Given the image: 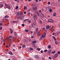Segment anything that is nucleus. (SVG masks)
Wrapping results in <instances>:
<instances>
[{
    "label": "nucleus",
    "instance_id": "1",
    "mask_svg": "<svg viewBox=\"0 0 60 60\" xmlns=\"http://www.w3.org/2000/svg\"><path fill=\"white\" fill-rule=\"evenodd\" d=\"M17 16H19V15H20L19 16V18L21 19H23V15L22 14L21 11H18L17 12Z\"/></svg>",
    "mask_w": 60,
    "mask_h": 60
},
{
    "label": "nucleus",
    "instance_id": "2",
    "mask_svg": "<svg viewBox=\"0 0 60 60\" xmlns=\"http://www.w3.org/2000/svg\"><path fill=\"white\" fill-rule=\"evenodd\" d=\"M46 33H44V34H43L41 36V37L43 38H45V37L46 36Z\"/></svg>",
    "mask_w": 60,
    "mask_h": 60
},
{
    "label": "nucleus",
    "instance_id": "3",
    "mask_svg": "<svg viewBox=\"0 0 60 60\" xmlns=\"http://www.w3.org/2000/svg\"><path fill=\"white\" fill-rule=\"evenodd\" d=\"M36 26V23H35V22H33L32 25V26L34 27H35Z\"/></svg>",
    "mask_w": 60,
    "mask_h": 60
},
{
    "label": "nucleus",
    "instance_id": "4",
    "mask_svg": "<svg viewBox=\"0 0 60 60\" xmlns=\"http://www.w3.org/2000/svg\"><path fill=\"white\" fill-rule=\"evenodd\" d=\"M57 56H58V54L57 53H56L54 55V58H56Z\"/></svg>",
    "mask_w": 60,
    "mask_h": 60
},
{
    "label": "nucleus",
    "instance_id": "5",
    "mask_svg": "<svg viewBox=\"0 0 60 60\" xmlns=\"http://www.w3.org/2000/svg\"><path fill=\"white\" fill-rule=\"evenodd\" d=\"M34 57L35 58H36V59H38V58H39V56H38L37 55H35L34 56Z\"/></svg>",
    "mask_w": 60,
    "mask_h": 60
},
{
    "label": "nucleus",
    "instance_id": "6",
    "mask_svg": "<svg viewBox=\"0 0 60 60\" xmlns=\"http://www.w3.org/2000/svg\"><path fill=\"white\" fill-rule=\"evenodd\" d=\"M49 22H50L51 23H52L53 22V21L52 19H49Z\"/></svg>",
    "mask_w": 60,
    "mask_h": 60
},
{
    "label": "nucleus",
    "instance_id": "7",
    "mask_svg": "<svg viewBox=\"0 0 60 60\" xmlns=\"http://www.w3.org/2000/svg\"><path fill=\"white\" fill-rule=\"evenodd\" d=\"M37 9V8L36 7H34L33 8V10L34 11H35Z\"/></svg>",
    "mask_w": 60,
    "mask_h": 60
},
{
    "label": "nucleus",
    "instance_id": "8",
    "mask_svg": "<svg viewBox=\"0 0 60 60\" xmlns=\"http://www.w3.org/2000/svg\"><path fill=\"white\" fill-rule=\"evenodd\" d=\"M37 17L36 16H35V17H34V19L35 20L37 19Z\"/></svg>",
    "mask_w": 60,
    "mask_h": 60
},
{
    "label": "nucleus",
    "instance_id": "9",
    "mask_svg": "<svg viewBox=\"0 0 60 60\" xmlns=\"http://www.w3.org/2000/svg\"><path fill=\"white\" fill-rule=\"evenodd\" d=\"M7 8L8 9H11V7H10L9 6H7Z\"/></svg>",
    "mask_w": 60,
    "mask_h": 60
},
{
    "label": "nucleus",
    "instance_id": "10",
    "mask_svg": "<svg viewBox=\"0 0 60 60\" xmlns=\"http://www.w3.org/2000/svg\"><path fill=\"white\" fill-rule=\"evenodd\" d=\"M36 42V41H34L32 42V43L33 44H34V43H35Z\"/></svg>",
    "mask_w": 60,
    "mask_h": 60
},
{
    "label": "nucleus",
    "instance_id": "11",
    "mask_svg": "<svg viewBox=\"0 0 60 60\" xmlns=\"http://www.w3.org/2000/svg\"><path fill=\"white\" fill-rule=\"evenodd\" d=\"M10 33H11V34H12V33H13L12 29H10Z\"/></svg>",
    "mask_w": 60,
    "mask_h": 60
},
{
    "label": "nucleus",
    "instance_id": "12",
    "mask_svg": "<svg viewBox=\"0 0 60 60\" xmlns=\"http://www.w3.org/2000/svg\"><path fill=\"white\" fill-rule=\"evenodd\" d=\"M43 29L45 32H46V29H45V28H43Z\"/></svg>",
    "mask_w": 60,
    "mask_h": 60
},
{
    "label": "nucleus",
    "instance_id": "13",
    "mask_svg": "<svg viewBox=\"0 0 60 60\" xmlns=\"http://www.w3.org/2000/svg\"><path fill=\"white\" fill-rule=\"evenodd\" d=\"M53 37V38L54 40H55V41H56V38H55V37Z\"/></svg>",
    "mask_w": 60,
    "mask_h": 60
},
{
    "label": "nucleus",
    "instance_id": "14",
    "mask_svg": "<svg viewBox=\"0 0 60 60\" xmlns=\"http://www.w3.org/2000/svg\"><path fill=\"white\" fill-rule=\"evenodd\" d=\"M9 54H10V55H12V52H9Z\"/></svg>",
    "mask_w": 60,
    "mask_h": 60
},
{
    "label": "nucleus",
    "instance_id": "15",
    "mask_svg": "<svg viewBox=\"0 0 60 60\" xmlns=\"http://www.w3.org/2000/svg\"><path fill=\"white\" fill-rule=\"evenodd\" d=\"M49 25L47 26H46V29H48V28H49Z\"/></svg>",
    "mask_w": 60,
    "mask_h": 60
},
{
    "label": "nucleus",
    "instance_id": "16",
    "mask_svg": "<svg viewBox=\"0 0 60 60\" xmlns=\"http://www.w3.org/2000/svg\"><path fill=\"white\" fill-rule=\"evenodd\" d=\"M49 53V54H50L51 53V50H50L48 52Z\"/></svg>",
    "mask_w": 60,
    "mask_h": 60
},
{
    "label": "nucleus",
    "instance_id": "17",
    "mask_svg": "<svg viewBox=\"0 0 60 60\" xmlns=\"http://www.w3.org/2000/svg\"><path fill=\"white\" fill-rule=\"evenodd\" d=\"M4 5L3 4H1L0 5V6L1 7H2Z\"/></svg>",
    "mask_w": 60,
    "mask_h": 60
},
{
    "label": "nucleus",
    "instance_id": "18",
    "mask_svg": "<svg viewBox=\"0 0 60 60\" xmlns=\"http://www.w3.org/2000/svg\"><path fill=\"white\" fill-rule=\"evenodd\" d=\"M26 46V45L25 44H23L22 45V47H23V48H24Z\"/></svg>",
    "mask_w": 60,
    "mask_h": 60
},
{
    "label": "nucleus",
    "instance_id": "19",
    "mask_svg": "<svg viewBox=\"0 0 60 60\" xmlns=\"http://www.w3.org/2000/svg\"><path fill=\"white\" fill-rule=\"evenodd\" d=\"M53 16L54 17L56 16V13L55 12L53 14Z\"/></svg>",
    "mask_w": 60,
    "mask_h": 60
},
{
    "label": "nucleus",
    "instance_id": "20",
    "mask_svg": "<svg viewBox=\"0 0 60 60\" xmlns=\"http://www.w3.org/2000/svg\"><path fill=\"white\" fill-rule=\"evenodd\" d=\"M15 36H18V34H17V33L15 32Z\"/></svg>",
    "mask_w": 60,
    "mask_h": 60
},
{
    "label": "nucleus",
    "instance_id": "21",
    "mask_svg": "<svg viewBox=\"0 0 60 60\" xmlns=\"http://www.w3.org/2000/svg\"><path fill=\"white\" fill-rule=\"evenodd\" d=\"M28 41H29V42H30V41H32V40L30 39H28Z\"/></svg>",
    "mask_w": 60,
    "mask_h": 60
},
{
    "label": "nucleus",
    "instance_id": "22",
    "mask_svg": "<svg viewBox=\"0 0 60 60\" xmlns=\"http://www.w3.org/2000/svg\"><path fill=\"white\" fill-rule=\"evenodd\" d=\"M47 9H48V10H50L51 9V7H48L47 8Z\"/></svg>",
    "mask_w": 60,
    "mask_h": 60
},
{
    "label": "nucleus",
    "instance_id": "23",
    "mask_svg": "<svg viewBox=\"0 0 60 60\" xmlns=\"http://www.w3.org/2000/svg\"><path fill=\"white\" fill-rule=\"evenodd\" d=\"M44 17V15L43 14H42L41 16V17L42 18H43Z\"/></svg>",
    "mask_w": 60,
    "mask_h": 60
},
{
    "label": "nucleus",
    "instance_id": "24",
    "mask_svg": "<svg viewBox=\"0 0 60 60\" xmlns=\"http://www.w3.org/2000/svg\"><path fill=\"white\" fill-rule=\"evenodd\" d=\"M48 10L50 12H51L52 11V10L51 9H48Z\"/></svg>",
    "mask_w": 60,
    "mask_h": 60
},
{
    "label": "nucleus",
    "instance_id": "25",
    "mask_svg": "<svg viewBox=\"0 0 60 60\" xmlns=\"http://www.w3.org/2000/svg\"><path fill=\"white\" fill-rule=\"evenodd\" d=\"M18 8H19V7H18V6H16L15 8V9H16V10H17L18 9Z\"/></svg>",
    "mask_w": 60,
    "mask_h": 60
},
{
    "label": "nucleus",
    "instance_id": "26",
    "mask_svg": "<svg viewBox=\"0 0 60 60\" xmlns=\"http://www.w3.org/2000/svg\"><path fill=\"white\" fill-rule=\"evenodd\" d=\"M48 48L49 49H50L51 48V47H50V45H49L48 47Z\"/></svg>",
    "mask_w": 60,
    "mask_h": 60
},
{
    "label": "nucleus",
    "instance_id": "27",
    "mask_svg": "<svg viewBox=\"0 0 60 60\" xmlns=\"http://www.w3.org/2000/svg\"><path fill=\"white\" fill-rule=\"evenodd\" d=\"M28 30L27 29H26L25 30V31L26 32H28Z\"/></svg>",
    "mask_w": 60,
    "mask_h": 60
},
{
    "label": "nucleus",
    "instance_id": "28",
    "mask_svg": "<svg viewBox=\"0 0 60 60\" xmlns=\"http://www.w3.org/2000/svg\"><path fill=\"white\" fill-rule=\"evenodd\" d=\"M30 50H33V48H30Z\"/></svg>",
    "mask_w": 60,
    "mask_h": 60
},
{
    "label": "nucleus",
    "instance_id": "29",
    "mask_svg": "<svg viewBox=\"0 0 60 60\" xmlns=\"http://www.w3.org/2000/svg\"><path fill=\"white\" fill-rule=\"evenodd\" d=\"M26 7L24 6V10H26Z\"/></svg>",
    "mask_w": 60,
    "mask_h": 60
},
{
    "label": "nucleus",
    "instance_id": "30",
    "mask_svg": "<svg viewBox=\"0 0 60 60\" xmlns=\"http://www.w3.org/2000/svg\"><path fill=\"white\" fill-rule=\"evenodd\" d=\"M55 52H56L55 51H54L53 52H52V54H53L54 53H55Z\"/></svg>",
    "mask_w": 60,
    "mask_h": 60
},
{
    "label": "nucleus",
    "instance_id": "31",
    "mask_svg": "<svg viewBox=\"0 0 60 60\" xmlns=\"http://www.w3.org/2000/svg\"><path fill=\"white\" fill-rule=\"evenodd\" d=\"M8 17H9V16H8L7 15V16H5L4 17V18H8Z\"/></svg>",
    "mask_w": 60,
    "mask_h": 60
},
{
    "label": "nucleus",
    "instance_id": "32",
    "mask_svg": "<svg viewBox=\"0 0 60 60\" xmlns=\"http://www.w3.org/2000/svg\"><path fill=\"white\" fill-rule=\"evenodd\" d=\"M42 39V37H41L40 38V40L41 41V40Z\"/></svg>",
    "mask_w": 60,
    "mask_h": 60
},
{
    "label": "nucleus",
    "instance_id": "33",
    "mask_svg": "<svg viewBox=\"0 0 60 60\" xmlns=\"http://www.w3.org/2000/svg\"><path fill=\"white\" fill-rule=\"evenodd\" d=\"M40 49L39 48H37V50L38 51H40Z\"/></svg>",
    "mask_w": 60,
    "mask_h": 60
},
{
    "label": "nucleus",
    "instance_id": "34",
    "mask_svg": "<svg viewBox=\"0 0 60 60\" xmlns=\"http://www.w3.org/2000/svg\"><path fill=\"white\" fill-rule=\"evenodd\" d=\"M38 28H37L36 29V32L38 31Z\"/></svg>",
    "mask_w": 60,
    "mask_h": 60
},
{
    "label": "nucleus",
    "instance_id": "35",
    "mask_svg": "<svg viewBox=\"0 0 60 60\" xmlns=\"http://www.w3.org/2000/svg\"><path fill=\"white\" fill-rule=\"evenodd\" d=\"M12 39L14 40H15V37H13Z\"/></svg>",
    "mask_w": 60,
    "mask_h": 60
},
{
    "label": "nucleus",
    "instance_id": "36",
    "mask_svg": "<svg viewBox=\"0 0 60 60\" xmlns=\"http://www.w3.org/2000/svg\"><path fill=\"white\" fill-rule=\"evenodd\" d=\"M55 43L56 44H58L57 43V41H55Z\"/></svg>",
    "mask_w": 60,
    "mask_h": 60
},
{
    "label": "nucleus",
    "instance_id": "37",
    "mask_svg": "<svg viewBox=\"0 0 60 60\" xmlns=\"http://www.w3.org/2000/svg\"><path fill=\"white\" fill-rule=\"evenodd\" d=\"M14 41V40L13 39H11V42H12V41Z\"/></svg>",
    "mask_w": 60,
    "mask_h": 60
},
{
    "label": "nucleus",
    "instance_id": "38",
    "mask_svg": "<svg viewBox=\"0 0 60 60\" xmlns=\"http://www.w3.org/2000/svg\"><path fill=\"white\" fill-rule=\"evenodd\" d=\"M22 26H25V25H24V24H22Z\"/></svg>",
    "mask_w": 60,
    "mask_h": 60
},
{
    "label": "nucleus",
    "instance_id": "39",
    "mask_svg": "<svg viewBox=\"0 0 60 60\" xmlns=\"http://www.w3.org/2000/svg\"><path fill=\"white\" fill-rule=\"evenodd\" d=\"M26 20H28V19H25L24 21V22H25V21H26Z\"/></svg>",
    "mask_w": 60,
    "mask_h": 60
},
{
    "label": "nucleus",
    "instance_id": "40",
    "mask_svg": "<svg viewBox=\"0 0 60 60\" xmlns=\"http://www.w3.org/2000/svg\"><path fill=\"white\" fill-rule=\"evenodd\" d=\"M47 50H45L44 51V52H47Z\"/></svg>",
    "mask_w": 60,
    "mask_h": 60
},
{
    "label": "nucleus",
    "instance_id": "41",
    "mask_svg": "<svg viewBox=\"0 0 60 60\" xmlns=\"http://www.w3.org/2000/svg\"><path fill=\"white\" fill-rule=\"evenodd\" d=\"M40 23H41V24H42V21L41 20H40Z\"/></svg>",
    "mask_w": 60,
    "mask_h": 60
},
{
    "label": "nucleus",
    "instance_id": "42",
    "mask_svg": "<svg viewBox=\"0 0 60 60\" xmlns=\"http://www.w3.org/2000/svg\"><path fill=\"white\" fill-rule=\"evenodd\" d=\"M4 20H5L6 21H8V20L7 19H5Z\"/></svg>",
    "mask_w": 60,
    "mask_h": 60
},
{
    "label": "nucleus",
    "instance_id": "43",
    "mask_svg": "<svg viewBox=\"0 0 60 60\" xmlns=\"http://www.w3.org/2000/svg\"><path fill=\"white\" fill-rule=\"evenodd\" d=\"M12 22L13 23H16V21H13Z\"/></svg>",
    "mask_w": 60,
    "mask_h": 60
},
{
    "label": "nucleus",
    "instance_id": "44",
    "mask_svg": "<svg viewBox=\"0 0 60 60\" xmlns=\"http://www.w3.org/2000/svg\"><path fill=\"white\" fill-rule=\"evenodd\" d=\"M48 28L49 29H50V28H51V27L50 26H49Z\"/></svg>",
    "mask_w": 60,
    "mask_h": 60
},
{
    "label": "nucleus",
    "instance_id": "45",
    "mask_svg": "<svg viewBox=\"0 0 60 60\" xmlns=\"http://www.w3.org/2000/svg\"><path fill=\"white\" fill-rule=\"evenodd\" d=\"M37 14L38 15H40V14H39V13L38 12H37Z\"/></svg>",
    "mask_w": 60,
    "mask_h": 60
},
{
    "label": "nucleus",
    "instance_id": "46",
    "mask_svg": "<svg viewBox=\"0 0 60 60\" xmlns=\"http://www.w3.org/2000/svg\"><path fill=\"white\" fill-rule=\"evenodd\" d=\"M2 27H0V30H2Z\"/></svg>",
    "mask_w": 60,
    "mask_h": 60
},
{
    "label": "nucleus",
    "instance_id": "47",
    "mask_svg": "<svg viewBox=\"0 0 60 60\" xmlns=\"http://www.w3.org/2000/svg\"><path fill=\"white\" fill-rule=\"evenodd\" d=\"M36 16V15H35V14H34V17Z\"/></svg>",
    "mask_w": 60,
    "mask_h": 60
},
{
    "label": "nucleus",
    "instance_id": "48",
    "mask_svg": "<svg viewBox=\"0 0 60 60\" xmlns=\"http://www.w3.org/2000/svg\"><path fill=\"white\" fill-rule=\"evenodd\" d=\"M60 54V52H58V54Z\"/></svg>",
    "mask_w": 60,
    "mask_h": 60
},
{
    "label": "nucleus",
    "instance_id": "49",
    "mask_svg": "<svg viewBox=\"0 0 60 60\" xmlns=\"http://www.w3.org/2000/svg\"><path fill=\"white\" fill-rule=\"evenodd\" d=\"M49 58L50 59H51V57H49Z\"/></svg>",
    "mask_w": 60,
    "mask_h": 60
},
{
    "label": "nucleus",
    "instance_id": "50",
    "mask_svg": "<svg viewBox=\"0 0 60 60\" xmlns=\"http://www.w3.org/2000/svg\"><path fill=\"white\" fill-rule=\"evenodd\" d=\"M29 22L30 23H31V20H30L29 21Z\"/></svg>",
    "mask_w": 60,
    "mask_h": 60
},
{
    "label": "nucleus",
    "instance_id": "51",
    "mask_svg": "<svg viewBox=\"0 0 60 60\" xmlns=\"http://www.w3.org/2000/svg\"><path fill=\"white\" fill-rule=\"evenodd\" d=\"M28 15H30V13L28 12Z\"/></svg>",
    "mask_w": 60,
    "mask_h": 60
},
{
    "label": "nucleus",
    "instance_id": "52",
    "mask_svg": "<svg viewBox=\"0 0 60 60\" xmlns=\"http://www.w3.org/2000/svg\"><path fill=\"white\" fill-rule=\"evenodd\" d=\"M35 2H38V0H36Z\"/></svg>",
    "mask_w": 60,
    "mask_h": 60
},
{
    "label": "nucleus",
    "instance_id": "53",
    "mask_svg": "<svg viewBox=\"0 0 60 60\" xmlns=\"http://www.w3.org/2000/svg\"><path fill=\"white\" fill-rule=\"evenodd\" d=\"M9 38H11V37H12V36H9Z\"/></svg>",
    "mask_w": 60,
    "mask_h": 60
},
{
    "label": "nucleus",
    "instance_id": "54",
    "mask_svg": "<svg viewBox=\"0 0 60 60\" xmlns=\"http://www.w3.org/2000/svg\"><path fill=\"white\" fill-rule=\"evenodd\" d=\"M40 52H41V53H42L43 52V51H42V50Z\"/></svg>",
    "mask_w": 60,
    "mask_h": 60
},
{
    "label": "nucleus",
    "instance_id": "55",
    "mask_svg": "<svg viewBox=\"0 0 60 60\" xmlns=\"http://www.w3.org/2000/svg\"><path fill=\"white\" fill-rule=\"evenodd\" d=\"M52 31H54V29H52Z\"/></svg>",
    "mask_w": 60,
    "mask_h": 60
},
{
    "label": "nucleus",
    "instance_id": "56",
    "mask_svg": "<svg viewBox=\"0 0 60 60\" xmlns=\"http://www.w3.org/2000/svg\"><path fill=\"white\" fill-rule=\"evenodd\" d=\"M48 4H50V2H48Z\"/></svg>",
    "mask_w": 60,
    "mask_h": 60
},
{
    "label": "nucleus",
    "instance_id": "57",
    "mask_svg": "<svg viewBox=\"0 0 60 60\" xmlns=\"http://www.w3.org/2000/svg\"><path fill=\"white\" fill-rule=\"evenodd\" d=\"M3 25V24L2 23H0V26H2Z\"/></svg>",
    "mask_w": 60,
    "mask_h": 60
},
{
    "label": "nucleus",
    "instance_id": "58",
    "mask_svg": "<svg viewBox=\"0 0 60 60\" xmlns=\"http://www.w3.org/2000/svg\"><path fill=\"white\" fill-rule=\"evenodd\" d=\"M58 2H59V3L60 2V0H58Z\"/></svg>",
    "mask_w": 60,
    "mask_h": 60
},
{
    "label": "nucleus",
    "instance_id": "59",
    "mask_svg": "<svg viewBox=\"0 0 60 60\" xmlns=\"http://www.w3.org/2000/svg\"><path fill=\"white\" fill-rule=\"evenodd\" d=\"M13 46L14 47H15V45H14V44L13 45Z\"/></svg>",
    "mask_w": 60,
    "mask_h": 60
},
{
    "label": "nucleus",
    "instance_id": "60",
    "mask_svg": "<svg viewBox=\"0 0 60 60\" xmlns=\"http://www.w3.org/2000/svg\"><path fill=\"white\" fill-rule=\"evenodd\" d=\"M30 32L31 34H32V33H33V31H30Z\"/></svg>",
    "mask_w": 60,
    "mask_h": 60
},
{
    "label": "nucleus",
    "instance_id": "61",
    "mask_svg": "<svg viewBox=\"0 0 60 60\" xmlns=\"http://www.w3.org/2000/svg\"><path fill=\"white\" fill-rule=\"evenodd\" d=\"M24 14H26V12L25 11V12H24Z\"/></svg>",
    "mask_w": 60,
    "mask_h": 60
},
{
    "label": "nucleus",
    "instance_id": "62",
    "mask_svg": "<svg viewBox=\"0 0 60 60\" xmlns=\"http://www.w3.org/2000/svg\"><path fill=\"white\" fill-rule=\"evenodd\" d=\"M3 45H5V43H4L3 44Z\"/></svg>",
    "mask_w": 60,
    "mask_h": 60
},
{
    "label": "nucleus",
    "instance_id": "63",
    "mask_svg": "<svg viewBox=\"0 0 60 60\" xmlns=\"http://www.w3.org/2000/svg\"><path fill=\"white\" fill-rule=\"evenodd\" d=\"M31 38H34V36H31Z\"/></svg>",
    "mask_w": 60,
    "mask_h": 60
},
{
    "label": "nucleus",
    "instance_id": "64",
    "mask_svg": "<svg viewBox=\"0 0 60 60\" xmlns=\"http://www.w3.org/2000/svg\"><path fill=\"white\" fill-rule=\"evenodd\" d=\"M60 34V31H59V32H58V34Z\"/></svg>",
    "mask_w": 60,
    "mask_h": 60
}]
</instances>
